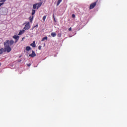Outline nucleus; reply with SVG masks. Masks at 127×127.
Wrapping results in <instances>:
<instances>
[{
    "mask_svg": "<svg viewBox=\"0 0 127 127\" xmlns=\"http://www.w3.org/2000/svg\"><path fill=\"white\" fill-rule=\"evenodd\" d=\"M8 40H6L5 42L3 43L4 48H1L0 49V54H2L3 52H7V53H9L10 51H11V48L9 47V45H8Z\"/></svg>",
    "mask_w": 127,
    "mask_h": 127,
    "instance_id": "f257e3e1",
    "label": "nucleus"
},
{
    "mask_svg": "<svg viewBox=\"0 0 127 127\" xmlns=\"http://www.w3.org/2000/svg\"><path fill=\"white\" fill-rule=\"evenodd\" d=\"M42 3H35L33 5V9H38L39 7L41 6V5Z\"/></svg>",
    "mask_w": 127,
    "mask_h": 127,
    "instance_id": "f03ea898",
    "label": "nucleus"
},
{
    "mask_svg": "<svg viewBox=\"0 0 127 127\" xmlns=\"http://www.w3.org/2000/svg\"><path fill=\"white\" fill-rule=\"evenodd\" d=\"M98 0H97L96 1L94 2L93 3H92L89 6V9H93V8H94V7H95L96 6V5H97V2H98Z\"/></svg>",
    "mask_w": 127,
    "mask_h": 127,
    "instance_id": "7ed1b4c3",
    "label": "nucleus"
},
{
    "mask_svg": "<svg viewBox=\"0 0 127 127\" xmlns=\"http://www.w3.org/2000/svg\"><path fill=\"white\" fill-rule=\"evenodd\" d=\"M30 29V23L28 22L25 25L24 27V29L25 30H28V29Z\"/></svg>",
    "mask_w": 127,
    "mask_h": 127,
    "instance_id": "20e7f679",
    "label": "nucleus"
},
{
    "mask_svg": "<svg viewBox=\"0 0 127 127\" xmlns=\"http://www.w3.org/2000/svg\"><path fill=\"white\" fill-rule=\"evenodd\" d=\"M29 56L30 57H32V58H33V57H35V56H36V54H35V52H34V51H32V54H30Z\"/></svg>",
    "mask_w": 127,
    "mask_h": 127,
    "instance_id": "39448f33",
    "label": "nucleus"
},
{
    "mask_svg": "<svg viewBox=\"0 0 127 127\" xmlns=\"http://www.w3.org/2000/svg\"><path fill=\"white\" fill-rule=\"evenodd\" d=\"M14 43V41H13V40H11L9 41L8 45H9V47H10V46H11V45H13Z\"/></svg>",
    "mask_w": 127,
    "mask_h": 127,
    "instance_id": "423d86ee",
    "label": "nucleus"
},
{
    "mask_svg": "<svg viewBox=\"0 0 127 127\" xmlns=\"http://www.w3.org/2000/svg\"><path fill=\"white\" fill-rule=\"evenodd\" d=\"M13 38L14 39H15V40H18V39H19V36H18L17 35H14L13 36Z\"/></svg>",
    "mask_w": 127,
    "mask_h": 127,
    "instance_id": "0eeeda50",
    "label": "nucleus"
},
{
    "mask_svg": "<svg viewBox=\"0 0 127 127\" xmlns=\"http://www.w3.org/2000/svg\"><path fill=\"white\" fill-rule=\"evenodd\" d=\"M31 46H32L34 48H35L36 47V45H35V41H34L33 43L30 44Z\"/></svg>",
    "mask_w": 127,
    "mask_h": 127,
    "instance_id": "6e6552de",
    "label": "nucleus"
},
{
    "mask_svg": "<svg viewBox=\"0 0 127 127\" xmlns=\"http://www.w3.org/2000/svg\"><path fill=\"white\" fill-rule=\"evenodd\" d=\"M26 51H30V50H31V48L29 46H27L26 48Z\"/></svg>",
    "mask_w": 127,
    "mask_h": 127,
    "instance_id": "1a4fd4ad",
    "label": "nucleus"
},
{
    "mask_svg": "<svg viewBox=\"0 0 127 127\" xmlns=\"http://www.w3.org/2000/svg\"><path fill=\"white\" fill-rule=\"evenodd\" d=\"M51 35L52 36V37H55V36H56V33L52 32L51 33Z\"/></svg>",
    "mask_w": 127,
    "mask_h": 127,
    "instance_id": "9d476101",
    "label": "nucleus"
},
{
    "mask_svg": "<svg viewBox=\"0 0 127 127\" xmlns=\"http://www.w3.org/2000/svg\"><path fill=\"white\" fill-rule=\"evenodd\" d=\"M25 32L24 30H23L22 31H20V32L18 33V35H21L22 34H23V33Z\"/></svg>",
    "mask_w": 127,
    "mask_h": 127,
    "instance_id": "9b49d317",
    "label": "nucleus"
},
{
    "mask_svg": "<svg viewBox=\"0 0 127 127\" xmlns=\"http://www.w3.org/2000/svg\"><path fill=\"white\" fill-rule=\"evenodd\" d=\"M33 17H34L33 16H32V17L30 16L29 17L30 22H32V20H33Z\"/></svg>",
    "mask_w": 127,
    "mask_h": 127,
    "instance_id": "f8f14e48",
    "label": "nucleus"
},
{
    "mask_svg": "<svg viewBox=\"0 0 127 127\" xmlns=\"http://www.w3.org/2000/svg\"><path fill=\"white\" fill-rule=\"evenodd\" d=\"M61 1H62V0H58L57 4V6H58V5H59V4H60V2H61Z\"/></svg>",
    "mask_w": 127,
    "mask_h": 127,
    "instance_id": "ddd939ff",
    "label": "nucleus"
},
{
    "mask_svg": "<svg viewBox=\"0 0 127 127\" xmlns=\"http://www.w3.org/2000/svg\"><path fill=\"white\" fill-rule=\"evenodd\" d=\"M35 9L32 10V15H34L35 14Z\"/></svg>",
    "mask_w": 127,
    "mask_h": 127,
    "instance_id": "4468645a",
    "label": "nucleus"
},
{
    "mask_svg": "<svg viewBox=\"0 0 127 127\" xmlns=\"http://www.w3.org/2000/svg\"><path fill=\"white\" fill-rule=\"evenodd\" d=\"M48 40V38H47V36H46V37H44V38L42 39L41 41H44V40Z\"/></svg>",
    "mask_w": 127,
    "mask_h": 127,
    "instance_id": "2eb2a0df",
    "label": "nucleus"
},
{
    "mask_svg": "<svg viewBox=\"0 0 127 127\" xmlns=\"http://www.w3.org/2000/svg\"><path fill=\"white\" fill-rule=\"evenodd\" d=\"M61 36H62V33H60L58 34V37H61Z\"/></svg>",
    "mask_w": 127,
    "mask_h": 127,
    "instance_id": "dca6fc26",
    "label": "nucleus"
},
{
    "mask_svg": "<svg viewBox=\"0 0 127 127\" xmlns=\"http://www.w3.org/2000/svg\"><path fill=\"white\" fill-rule=\"evenodd\" d=\"M45 19H46V16H44L43 17V20L44 21H45Z\"/></svg>",
    "mask_w": 127,
    "mask_h": 127,
    "instance_id": "f3484780",
    "label": "nucleus"
},
{
    "mask_svg": "<svg viewBox=\"0 0 127 127\" xmlns=\"http://www.w3.org/2000/svg\"><path fill=\"white\" fill-rule=\"evenodd\" d=\"M35 27H38V24H37L36 25L34 26V27H33V29L35 28Z\"/></svg>",
    "mask_w": 127,
    "mask_h": 127,
    "instance_id": "a211bd4d",
    "label": "nucleus"
},
{
    "mask_svg": "<svg viewBox=\"0 0 127 127\" xmlns=\"http://www.w3.org/2000/svg\"><path fill=\"white\" fill-rule=\"evenodd\" d=\"M41 46H39V47H38V49H39V50H41Z\"/></svg>",
    "mask_w": 127,
    "mask_h": 127,
    "instance_id": "6ab92c4d",
    "label": "nucleus"
},
{
    "mask_svg": "<svg viewBox=\"0 0 127 127\" xmlns=\"http://www.w3.org/2000/svg\"><path fill=\"white\" fill-rule=\"evenodd\" d=\"M6 0H0V1L1 2H4V1H5Z\"/></svg>",
    "mask_w": 127,
    "mask_h": 127,
    "instance_id": "aec40b11",
    "label": "nucleus"
},
{
    "mask_svg": "<svg viewBox=\"0 0 127 127\" xmlns=\"http://www.w3.org/2000/svg\"><path fill=\"white\" fill-rule=\"evenodd\" d=\"M72 17L73 18H74V17H75V15L74 14H72Z\"/></svg>",
    "mask_w": 127,
    "mask_h": 127,
    "instance_id": "412c9836",
    "label": "nucleus"
},
{
    "mask_svg": "<svg viewBox=\"0 0 127 127\" xmlns=\"http://www.w3.org/2000/svg\"><path fill=\"white\" fill-rule=\"evenodd\" d=\"M72 30V28L70 27L69 29H68V31H71Z\"/></svg>",
    "mask_w": 127,
    "mask_h": 127,
    "instance_id": "4be33fe9",
    "label": "nucleus"
},
{
    "mask_svg": "<svg viewBox=\"0 0 127 127\" xmlns=\"http://www.w3.org/2000/svg\"><path fill=\"white\" fill-rule=\"evenodd\" d=\"M53 18H54L55 21H56V20H55V17L54 16V13H53Z\"/></svg>",
    "mask_w": 127,
    "mask_h": 127,
    "instance_id": "5701e85b",
    "label": "nucleus"
},
{
    "mask_svg": "<svg viewBox=\"0 0 127 127\" xmlns=\"http://www.w3.org/2000/svg\"><path fill=\"white\" fill-rule=\"evenodd\" d=\"M27 66H28V67H29L30 66H31V64H27Z\"/></svg>",
    "mask_w": 127,
    "mask_h": 127,
    "instance_id": "b1692460",
    "label": "nucleus"
},
{
    "mask_svg": "<svg viewBox=\"0 0 127 127\" xmlns=\"http://www.w3.org/2000/svg\"><path fill=\"white\" fill-rule=\"evenodd\" d=\"M3 2L2 3H0V7L1 6V5H2V4H3Z\"/></svg>",
    "mask_w": 127,
    "mask_h": 127,
    "instance_id": "393cba45",
    "label": "nucleus"
},
{
    "mask_svg": "<svg viewBox=\"0 0 127 127\" xmlns=\"http://www.w3.org/2000/svg\"><path fill=\"white\" fill-rule=\"evenodd\" d=\"M17 41H18V40H16L15 41V43H16V42H17Z\"/></svg>",
    "mask_w": 127,
    "mask_h": 127,
    "instance_id": "a878e982",
    "label": "nucleus"
},
{
    "mask_svg": "<svg viewBox=\"0 0 127 127\" xmlns=\"http://www.w3.org/2000/svg\"><path fill=\"white\" fill-rule=\"evenodd\" d=\"M19 58H21V56H20L19 57Z\"/></svg>",
    "mask_w": 127,
    "mask_h": 127,
    "instance_id": "bb28decb",
    "label": "nucleus"
},
{
    "mask_svg": "<svg viewBox=\"0 0 127 127\" xmlns=\"http://www.w3.org/2000/svg\"><path fill=\"white\" fill-rule=\"evenodd\" d=\"M0 65H1V64H0Z\"/></svg>",
    "mask_w": 127,
    "mask_h": 127,
    "instance_id": "cd10ccee",
    "label": "nucleus"
}]
</instances>
